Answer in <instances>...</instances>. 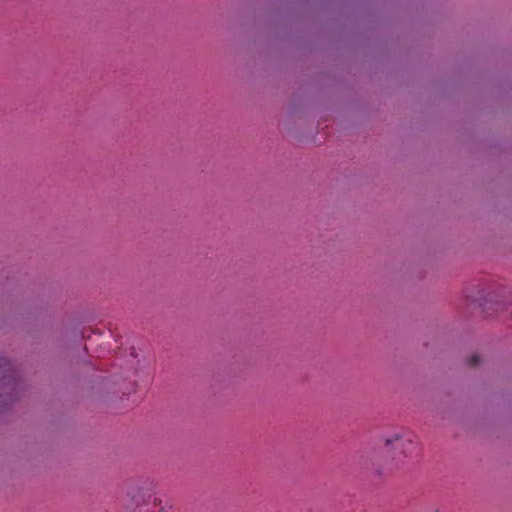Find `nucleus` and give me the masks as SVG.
I'll list each match as a JSON object with an SVG mask.
<instances>
[{
    "label": "nucleus",
    "mask_w": 512,
    "mask_h": 512,
    "mask_svg": "<svg viewBox=\"0 0 512 512\" xmlns=\"http://www.w3.org/2000/svg\"><path fill=\"white\" fill-rule=\"evenodd\" d=\"M15 371L12 364L5 358L0 359V381H4V385H15Z\"/></svg>",
    "instance_id": "obj_1"
},
{
    "label": "nucleus",
    "mask_w": 512,
    "mask_h": 512,
    "mask_svg": "<svg viewBox=\"0 0 512 512\" xmlns=\"http://www.w3.org/2000/svg\"><path fill=\"white\" fill-rule=\"evenodd\" d=\"M413 445L410 439H406L399 434L393 435L391 438L385 440L386 448L390 450H401L400 453H405L407 446Z\"/></svg>",
    "instance_id": "obj_2"
},
{
    "label": "nucleus",
    "mask_w": 512,
    "mask_h": 512,
    "mask_svg": "<svg viewBox=\"0 0 512 512\" xmlns=\"http://www.w3.org/2000/svg\"><path fill=\"white\" fill-rule=\"evenodd\" d=\"M478 362H479V357H478L477 355H473V356H471V357L469 358V364H470L471 366H475V365H477V364H478Z\"/></svg>",
    "instance_id": "obj_3"
},
{
    "label": "nucleus",
    "mask_w": 512,
    "mask_h": 512,
    "mask_svg": "<svg viewBox=\"0 0 512 512\" xmlns=\"http://www.w3.org/2000/svg\"><path fill=\"white\" fill-rule=\"evenodd\" d=\"M434 512H439L438 510L434 511Z\"/></svg>",
    "instance_id": "obj_4"
}]
</instances>
